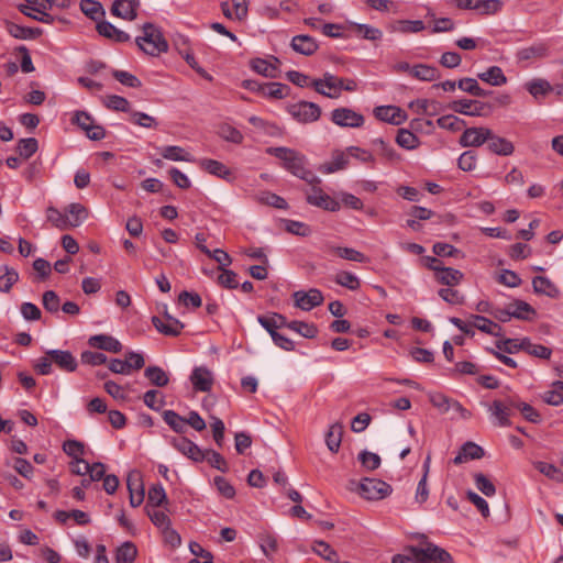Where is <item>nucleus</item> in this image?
Here are the masks:
<instances>
[{
	"instance_id": "1",
	"label": "nucleus",
	"mask_w": 563,
	"mask_h": 563,
	"mask_svg": "<svg viewBox=\"0 0 563 563\" xmlns=\"http://www.w3.org/2000/svg\"><path fill=\"white\" fill-rule=\"evenodd\" d=\"M266 153L278 158L283 168L294 176L305 181H317V176L308 169V159L302 153L285 146L268 147Z\"/></svg>"
},
{
	"instance_id": "2",
	"label": "nucleus",
	"mask_w": 563,
	"mask_h": 563,
	"mask_svg": "<svg viewBox=\"0 0 563 563\" xmlns=\"http://www.w3.org/2000/svg\"><path fill=\"white\" fill-rule=\"evenodd\" d=\"M143 31L144 35L136 38V44L144 53L156 56L168 49L163 34L152 23H145Z\"/></svg>"
},
{
	"instance_id": "3",
	"label": "nucleus",
	"mask_w": 563,
	"mask_h": 563,
	"mask_svg": "<svg viewBox=\"0 0 563 563\" xmlns=\"http://www.w3.org/2000/svg\"><path fill=\"white\" fill-rule=\"evenodd\" d=\"M391 486L377 478H364L358 486V493L368 500H379L391 493Z\"/></svg>"
},
{
	"instance_id": "4",
	"label": "nucleus",
	"mask_w": 563,
	"mask_h": 563,
	"mask_svg": "<svg viewBox=\"0 0 563 563\" xmlns=\"http://www.w3.org/2000/svg\"><path fill=\"white\" fill-rule=\"evenodd\" d=\"M289 114L300 123H310L317 121L321 115V108L309 101H299L287 108Z\"/></svg>"
},
{
	"instance_id": "5",
	"label": "nucleus",
	"mask_w": 563,
	"mask_h": 563,
	"mask_svg": "<svg viewBox=\"0 0 563 563\" xmlns=\"http://www.w3.org/2000/svg\"><path fill=\"white\" fill-rule=\"evenodd\" d=\"M295 306L303 311H310L323 303L324 297L317 288H310L308 291L298 290L292 294Z\"/></svg>"
},
{
	"instance_id": "6",
	"label": "nucleus",
	"mask_w": 563,
	"mask_h": 563,
	"mask_svg": "<svg viewBox=\"0 0 563 563\" xmlns=\"http://www.w3.org/2000/svg\"><path fill=\"white\" fill-rule=\"evenodd\" d=\"M450 108L457 113L471 117L486 115L490 110V106L478 100L461 99L450 104Z\"/></svg>"
},
{
	"instance_id": "7",
	"label": "nucleus",
	"mask_w": 563,
	"mask_h": 563,
	"mask_svg": "<svg viewBox=\"0 0 563 563\" xmlns=\"http://www.w3.org/2000/svg\"><path fill=\"white\" fill-rule=\"evenodd\" d=\"M189 380L195 391L209 393L214 384L213 373L206 366H197L192 369Z\"/></svg>"
},
{
	"instance_id": "8",
	"label": "nucleus",
	"mask_w": 563,
	"mask_h": 563,
	"mask_svg": "<svg viewBox=\"0 0 563 563\" xmlns=\"http://www.w3.org/2000/svg\"><path fill=\"white\" fill-rule=\"evenodd\" d=\"M331 120L339 126L360 128L364 124V117L350 108L334 109Z\"/></svg>"
},
{
	"instance_id": "9",
	"label": "nucleus",
	"mask_w": 563,
	"mask_h": 563,
	"mask_svg": "<svg viewBox=\"0 0 563 563\" xmlns=\"http://www.w3.org/2000/svg\"><path fill=\"white\" fill-rule=\"evenodd\" d=\"M413 555L421 560V563H453V559L449 552L434 544H428L422 550H412Z\"/></svg>"
},
{
	"instance_id": "10",
	"label": "nucleus",
	"mask_w": 563,
	"mask_h": 563,
	"mask_svg": "<svg viewBox=\"0 0 563 563\" xmlns=\"http://www.w3.org/2000/svg\"><path fill=\"white\" fill-rule=\"evenodd\" d=\"M492 137V130L488 128H467L460 137V144L463 147H478Z\"/></svg>"
},
{
	"instance_id": "11",
	"label": "nucleus",
	"mask_w": 563,
	"mask_h": 563,
	"mask_svg": "<svg viewBox=\"0 0 563 563\" xmlns=\"http://www.w3.org/2000/svg\"><path fill=\"white\" fill-rule=\"evenodd\" d=\"M126 486L130 494V505L139 507L144 501V485L139 471H131L126 477Z\"/></svg>"
},
{
	"instance_id": "12",
	"label": "nucleus",
	"mask_w": 563,
	"mask_h": 563,
	"mask_svg": "<svg viewBox=\"0 0 563 563\" xmlns=\"http://www.w3.org/2000/svg\"><path fill=\"white\" fill-rule=\"evenodd\" d=\"M152 323L158 332L168 336H177L184 329V323L172 317L167 311L164 312V319L154 316Z\"/></svg>"
},
{
	"instance_id": "13",
	"label": "nucleus",
	"mask_w": 563,
	"mask_h": 563,
	"mask_svg": "<svg viewBox=\"0 0 563 563\" xmlns=\"http://www.w3.org/2000/svg\"><path fill=\"white\" fill-rule=\"evenodd\" d=\"M376 119L394 125H399L405 122L406 113L396 106H379L374 109Z\"/></svg>"
},
{
	"instance_id": "14",
	"label": "nucleus",
	"mask_w": 563,
	"mask_h": 563,
	"mask_svg": "<svg viewBox=\"0 0 563 563\" xmlns=\"http://www.w3.org/2000/svg\"><path fill=\"white\" fill-rule=\"evenodd\" d=\"M173 446L194 462H202L206 459L205 452L187 438L174 439Z\"/></svg>"
},
{
	"instance_id": "15",
	"label": "nucleus",
	"mask_w": 563,
	"mask_h": 563,
	"mask_svg": "<svg viewBox=\"0 0 563 563\" xmlns=\"http://www.w3.org/2000/svg\"><path fill=\"white\" fill-rule=\"evenodd\" d=\"M46 355L49 356L53 363L64 372H75L77 368V361L69 351L65 350H48Z\"/></svg>"
},
{
	"instance_id": "16",
	"label": "nucleus",
	"mask_w": 563,
	"mask_h": 563,
	"mask_svg": "<svg viewBox=\"0 0 563 563\" xmlns=\"http://www.w3.org/2000/svg\"><path fill=\"white\" fill-rule=\"evenodd\" d=\"M136 0H115L111 7V13L118 18L132 21L136 18Z\"/></svg>"
},
{
	"instance_id": "17",
	"label": "nucleus",
	"mask_w": 563,
	"mask_h": 563,
	"mask_svg": "<svg viewBox=\"0 0 563 563\" xmlns=\"http://www.w3.org/2000/svg\"><path fill=\"white\" fill-rule=\"evenodd\" d=\"M96 29L99 35L117 43H124L130 41V35L128 33L117 29L112 23L108 21H99L96 25Z\"/></svg>"
},
{
	"instance_id": "18",
	"label": "nucleus",
	"mask_w": 563,
	"mask_h": 563,
	"mask_svg": "<svg viewBox=\"0 0 563 563\" xmlns=\"http://www.w3.org/2000/svg\"><path fill=\"white\" fill-rule=\"evenodd\" d=\"M487 148L499 156H510L515 152V145L511 141L494 134L492 131V137L487 140Z\"/></svg>"
},
{
	"instance_id": "19",
	"label": "nucleus",
	"mask_w": 563,
	"mask_h": 563,
	"mask_svg": "<svg viewBox=\"0 0 563 563\" xmlns=\"http://www.w3.org/2000/svg\"><path fill=\"white\" fill-rule=\"evenodd\" d=\"M88 343L93 347L111 353H119L122 350V344L115 338L107 334L93 335L89 339Z\"/></svg>"
},
{
	"instance_id": "20",
	"label": "nucleus",
	"mask_w": 563,
	"mask_h": 563,
	"mask_svg": "<svg viewBox=\"0 0 563 563\" xmlns=\"http://www.w3.org/2000/svg\"><path fill=\"white\" fill-rule=\"evenodd\" d=\"M8 33L19 40H33L42 35L43 31L38 27L22 26L13 22L5 23Z\"/></svg>"
},
{
	"instance_id": "21",
	"label": "nucleus",
	"mask_w": 563,
	"mask_h": 563,
	"mask_svg": "<svg viewBox=\"0 0 563 563\" xmlns=\"http://www.w3.org/2000/svg\"><path fill=\"white\" fill-rule=\"evenodd\" d=\"M472 327L478 329L479 331L490 334L496 338L503 336V329L501 327L492 321L490 319L479 316V314H473L472 317Z\"/></svg>"
},
{
	"instance_id": "22",
	"label": "nucleus",
	"mask_w": 563,
	"mask_h": 563,
	"mask_svg": "<svg viewBox=\"0 0 563 563\" xmlns=\"http://www.w3.org/2000/svg\"><path fill=\"white\" fill-rule=\"evenodd\" d=\"M483 456V448L472 441H468L462 445L459 454L454 457L453 463L461 464L467 460H478Z\"/></svg>"
},
{
	"instance_id": "23",
	"label": "nucleus",
	"mask_w": 563,
	"mask_h": 563,
	"mask_svg": "<svg viewBox=\"0 0 563 563\" xmlns=\"http://www.w3.org/2000/svg\"><path fill=\"white\" fill-rule=\"evenodd\" d=\"M349 164V154L346 155L344 152L335 151L332 154V158L330 162H325L319 166V172L323 174H332L338 170L344 169Z\"/></svg>"
},
{
	"instance_id": "24",
	"label": "nucleus",
	"mask_w": 563,
	"mask_h": 563,
	"mask_svg": "<svg viewBox=\"0 0 563 563\" xmlns=\"http://www.w3.org/2000/svg\"><path fill=\"white\" fill-rule=\"evenodd\" d=\"M291 47L295 52L309 56L318 49V44L309 35H296L291 40Z\"/></svg>"
},
{
	"instance_id": "25",
	"label": "nucleus",
	"mask_w": 563,
	"mask_h": 563,
	"mask_svg": "<svg viewBox=\"0 0 563 563\" xmlns=\"http://www.w3.org/2000/svg\"><path fill=\"white\" fill-rule=\"evenodd\" d=\"M258 544L263 553L272 560V554L278 550V537L268 530H263L257 536Z\"/></svg>"
},
{
	"instance_id": "26",
	"label": "nucleus",
	"mask_w": 563,
	"mask_h": 563,
	"mask_svg": "<svg viewBox=\"0 0 563 563\" xmlns=\"http://www.w3.org/2000/svg\"><path fill=\"white\" fill-rule=\"evenodd\" d=\"M532 287L537 294L545 295L550 298H559L560 289L545 276H536L532 279Z\"/></svg>"
},
{
	"instance_id": "27",
	"label": "nucleus",
	"mask_w": 563,
	"mask_h": 563,
	"mask_svg": "<svg viewBox=\"0 0 563 563\" xmlns=\"http://www.w3.org/2000/svg\"><path fill=\"white\" fill-rule=\"evenodd\" d=\"M434 276L439 284L449 287L459 285L464 278V274L461 271L445 266H443Z\"/></svg>"
},
{
	"instance_id": "28",
	"label": "nucleus",
	"mask_w": 563,
	"mask_h": 563,
	"mask_svg": "<svg viewBox=\"0 0 563 563\" xmlns=\"http://www.w3.org/2000/svg\"><path fill=\"white\" fill-rule=\"evenodd\" d=\"M199 166L209 174L220 178L229 179L231 177V170L219 161L203 158L199 161Z\"/></svg>"
},
{
	"instance_id": "29",
	"label": "nucleus",
	"mask_w": 563,
	"mask_h": 563,
	"mask_svg": "<svg viewBox=\"0 0 563 563\" xmlns=\"http://www.w3.org/2000/svg\"><path fill=\"white\" fill-rule=\"evenodd\" d=\"M411 76L422 81H433L438 80L441 77V74L439 69L433 66L417 64L412 66Z\"/></svg>"
},
{
	"instance_id": "30",
	"label": "nucleus",
	"mask_w": 563,
	"mask_h": 563,
	"mask_svg": "<svg viewBox=\"0 0 563 563\" xmlns=\"http://www.w3.org/2000/svg\"><path fill=\"white\" fill-rule=\"evenodd\" d=\"M250 65L254 71L264 77L274 79L279 76V69L277 68V66L266 59L253 58Z\"/></svg>"
},
{
	"instance_id": "31",
	"label": "nucleus",
	"mask_w": 563,
	"mask_h": 563,
	"mask_svg": "<svg viewBox=\"0 0 563 563\" xmlns=\"http://www.w3.org/2000/svg\"><path fill=\"white\" fill-rule=\"evenodd\" d=\"M343 434V426L340 422H335L330 426L327 434H325V444L328 449L336 453L341 446Z\"/></svg>"
},
{
	"instance_id": "32",
	"label": "nucleus",
	"mask_w": 563,
	"mask_h": 563,
	"mask_svg": "<svg viewBox=\"0 0 563 563\" xmlns=\"http://www.w3.org/2000/svg\"><path fill=\"white\" fill-rule=\"evenodd\" d=\"M477 77L492 85V86H503L507 82V77L505 76L503 69L498 66H490L487 70L479 73Z\"/></svg>"
},
{
	"instance_id": "33",
	"label": "nucleus",
	"mask_w": 563,
	"mask_h": 563,
	"mask_svg": "<svg viewBox=\"0 0 563 563\" xmlns=\"http://www.w3.org/2000/svg\"><path fill=\"white\" fill-rule=\"evenodd\" d=\"M144 376L155 387H165L169 383L167 373L162 367L156 365L147 366L144 371Z\"/></svg>"
},
{
	"instance_id": "34",
	"label": "nucleus",
	"mask_w": 563,
	"mask_h": 563,
	"mask_svg": "<svg viewBox=\"0 0 563 563\" xmlns=\"http://www.w3.org/2000/svg\"><path fill=\"white\" fill-rule=\"evenodd\" d=\"M511 314V318L520 319V320H529L530 314L534 316V308L526 301L515 300L507 305Z\"/></svg>"
},
{
	"instance_id": "35",
	"label": "nucleus",
	"mask_w": 563,
	"mask_h": 563,
	"mask_svg": "<svg viewBox=\"0 0 563 563\" xmlns=\"http://www.w3.org/2000/svg\"><path fill=\"white\" fill-rule=\"evenodd\" d=\"M510 408H512L509 402L507 405H504L499 400H494L492 406L489 407V410L492 415L498 420L499 426L501 427H508L510 426Z\"/></svg>"
},
{
	"instance_id": "36",
	"label": "nucleus",
	"mask_w": 563,
	"mask_h": 563,
	"mask_svg": "<svg viewBox=\"0 0 563 563\" xmlns=\"http://www.w3.org/2000/svg\"><path fill=\"white\" fill-rule=\"evenodd\" d=\"M161 154L164 158L175 162H195V158L183 147L169 145L162 148Z\"/></svg>"
},
{
	"instance_id": "37",
	"label": "nucleus",
	"mask_w": 563,
	"mask_h": 563,
	"mask_svg": "<svg viewBox=\"0 0 563 563\" xmlns=\"http://www.w3.org/2000/svg\"><path fill=\"white\" fill-rule=\"evenodd\" d=\"M136 555L137 549L135 544L126 541L117 549L115 563H133Z\"/></svg>"
},
{
	"instance_id": "38",
	"label": "nucleus",
	"mask_w": 563,
	"mask_h": 563,
	"mask_svg": "<svg viewBox=\"0 0 563 563\" xmlns=\"http://www.w3.org/2000/svg\"><path fill=\"white\" fill-rule=\"evenodd\" d=\"M329 251L338 255L339 257L347 261L365 263L368 260L363 253L352 247L331 246Z\"/></svg>"
},
{
	"instance_id": "39",
	"label": "nucleus",
	"mask_w": 563,
	"mask_h": 563,
	"mask_svg": "<svg viewBox=\"0 0 563 563\" xmlns=\"http://www.w3.org/2000/svg\"><path fill=\"white\" fill-rule=\"evenodd\" d=\"M79 5L82 13L93 21L99 22V19L106 14L101 3L98 1L81 0Z\"/></svg>"
},
{
	"instance_id": "40",
	"label": "nucleus",
	"mask_w": 563,
	"mask_h": 563,
	"mask_svg": "<svg viewBox=\"0 0 563 563\" xmlns=\"http://www.w3.org/2000/svg\"><path fill=\"white\" fill-rule=\"evenodd\" d=\"M289 86L282 82H264L263 95L273 99H283L288 96Z\"/></svg>"
},
{
	"instance_id": "41",
	"label": "nucleus",
	"mask_w": 563,
	"mask_h": 563,
	"mask_svg": "<svg viewBox=\"0 0 563 563\" xmlns=\"http://www.w3.org/2000/svg\"><path fill=\"white\" fill-rule=\"evenodd\" d=\"M19 280V274L14 268L3 266L0 268V291L9 292Z\"/></svg>"
},
{
	"instance_id": "42",
	"label": "nucleus",
	"mask_w": 563,
	"mask_h": 563,
	"mask_svg": "<svg viewBox=\"0 0 563 563\" xmlns=\"http://www.w3.org/2000/svg\"><path fill=\"white\" fill-rule=\"evenodd\" d=\"M198 249L202 253L214 260L217 263H219V269H224V267L230 266L232 263V258L223 250L217 249L214 251H210L205 244H198Z\"/></svg>"
},
{
	"instance_id": "43",
	"label": "nucleus",
	"mask_w": 563,
	"mask_h": 563,
	"mask_svg": "<svg viewBox=\"0 0 563 563\" xmlns=\"http://www.w3.org/2000/svg\"><path fill=\"white\" fill-rule=\"evenodd\" d=\"M47 220L59 230H67L70 228V219L68 216L63 214L54 207H48L46 209Z\"/></svg>"
},
{
	"instance_id": "44",
	"label": "nucleus",
	"mask_w": 563,
	"mask_h": 563,
	"mask_svg": "<svg viewBox=\"0 0 563 563\" xmlns=\"http://www.w3.org/2000/svg\"><path fill=\"white\" fill-rule=\"evenodd\" d=\"M517 56L521 60H527L530 58H542L548 56V46L545 44L540 43L537 45L525 47L518 52Z\"/></svg>"
},
{
	"instance_id": "45",
	"label": "nucleus",
	"mask_w": 563,
	"mask_h": 563,
	"mask_svg": "<svg viewBox=\"0 0 563 563\" xmlns=\"http://www.w3.org/2000/svg\"><path fill=\"white\" fill-rule=\"evenodd\" d=\"M167 500L165 489L162 485H154L148 489L147 504L145 509L150 507H159Z\"/></svg>"
},
{
	"instance_id": "46",
	"label": "nucleus",
	"mask_w": 563,
	"mask_h": 563,
	"mask_svg": "<svg viewBox=\"0 0 563 563\" xmlns=\"http://www.w3.org/2000/svg\"><path fill=\"white\" fill-rule=\"evenodd\" d=\"M457 87L474 96V97H486L488 96V92L486 90H484L483 88H481V86L478 85L477 80L474 79V78H462L459 80L457 82Z\"/></svg>"
},
{
	"instance_id": "47",
	"label": "nucleus",
	"mask_w": 563,
	"mask_h": 563,
	"mask_svg": "<svg viewBox=\"0 0 563 563\" xmlns=\"http://www.w3.org/2000/svg\"><path fill=\"white\" fill-rule=\"evenodd\" d=\"M163 419L175 432L184 433L186 431L185 418L179 416L176 411L165 410Z\"/></svg>"
},
{
	"instance_id": "48",
	"label": "nucleus",
	"mask_w": 563,
	"mask_h": 563,
	"mask_svg": "<svg viewBox=\"0 0 563 563\" xmlns=\"http://www.w3.org/2000/svg\"><path fill=\"white\" fill-rule=\"evenodd\" d=\"M289 329L307 339H313L318 334L317 325L305 321H290Z\"/></svg>"
},
{
	"instance_id": "49",
	"label": "nucleus",
	"mask_w": 563,
	"mask_h": 563,
	"mask_svg": "<svg viewBox=\"0 0 563 563\" xmlns=\"http://www.w3.org/2000/svg\"><path fill=\"white\" fill-rule=\"evenodd\" d=\"M534 467L545 475L548 478L553 479L555 482H563V472L556 467L554 464H550L547 462L538 461L534 463Z\"/></svg>"
},
{
	"instance_id": "50",
	"label": "nucleus",
	"mask_w": 563,
	"mask_h": 563,
	"mask_svg": "<svg viewBox=\"0 0 563 563\" xmlns=\"http://www.w3.org/2000/svg\"><path fill=\"white\" fill-rule=\"evenodd\" d=\"M37 148L38 142L35 137L21 139L16 145L19 155L24 159L30 158L37 151Z\"/></svg>"
},
{
	"instance_id": "51",
	"label": "nucleus",
	"mask_w": 563,
	"mask_h": 563,
	"mask_svg": "<svg viewBox=\"0 0 563 563\" xmlns=\"http://www.w3.org/2000/svg\"><path fill=\"white\" fill-rule=\"evenodd\" d=\"M372 145L377 151V153L387 161L393 162L399 159V155L397 154V152L382 137L374 139L372 141Z\"/></svg>"
},
{
	"instance_id": "52",
	"label": "nucleus",
	"mask_w": 563,
	"mask_h": 563,
	"mask_svg": "<svg viewBox=\"0 0 563 563\" xmlns=\"http://www.w3.org/2000/svg\"><path fill=\"white\" fill-rule=\"evenodd\" d=\"M362 466L366 471H375L380 466L382 460L378 454L363 450L357 456Z\"/></svg>"
},
{
	"instance_id": "53",
	"label": "nucleus",
	"mask_w": 563,
	"mask_h": 563,
	"mask_svg": "<svg viewBox=\"0 0 563 563\" xmlns=\"http://www.w3.org/2000/svg\"><path fill=\"white\" fill-rule=\"evenodd\" d=\"M310 205L331 212L339 211L341 208L340 202L336 201L331 196H329L328 194H323L322 196L319 197H313L311 199Z\"/></svg>"
},
{
	"instance_id": "54",
	"label": "nucleus",
	"mask_w": 563,
	"mask_h": 563,
	"mask_svg": "<svg viewBox=\"0 0 563 563\" xmlns=\"http://www.w3.org/2000/svg\"><path fill=\"white\" fill-rule=\"evenodd\" d=\"M312 550L316 554L323 558L324 560L329 562L336 563L338 561V553L334 551L331 545L324 541H314Z\"/></svg>"
},
{
	"instance_id": "55",
	"label": "nucleus",
	"mask_w": 563,
	"mask_h": 563,
	"mask_svg": "<svg viewBox=\"0 0 563 563\" xmlns=\"http://www.w3.org/2000/svg\"><path fill=\"white\" fill-rule=\"evenodd\" d=\"M334 282L338 285L345 287L350 290H356L361 286L360 279L354 274H352L350 272H344V271L339 272L335 275Z\"/></svg>"
},
{
	"instance_id": "56",
	"label": "nucleus",
	"mask_w": 563,
	"mask_h": 563,
	"mask_svg": "<svg viewBox=\"0 0 563 563\" xmlns=\"http://www.w3.org/2000/svg\"><path fill=\"white\" fill-rule=\"evenodd\" d=\"M526 89L534 97L545 96L552 91V86L545 79H533L526 84Z\"/></svg>"
},
{
	"instance_id": "57",
	"label": "nucleus",
	"mask_w": 563,
	"mask_h": 563,
	"mask_svg": "<svg viewBox=\"0 0 563 563\" xmlns=\"http://www.w3.org/2000/svg\"><path fill=\"white\" fill-rule=\"evenodd\" d=\"M509 405L514 408H517L518 410H520V412L522 413V416L530 422L532 423H538L540 422L541 418H540V415L539 412L532 407L530 406L529 404H526V402H517L512 399H509Z\"/></svg>"
},
{
	"instance_id": "58",
	"label": "nucleus",
	"mask_w": 563,
	"mask_h": 563,
	"mask_svg": "<svg viewBox=\"0 0 563 563\" xmlns=\"http://www.w3.org/2000/svg\"><path fill=\"white\" fill-rule=\"evenodd\" d=\"M111 74L113 78L123 86L131 88H140L142 86L141 80L129 71L114 69Z\"/></svg>"
},
{
	"instance_id": "59",
	"label": "nucleus",
	"mask_w": 563,
	"mask_h": 563,
	"mask_svg": "<svg viewBox=\"0 0 563 563\" xmlns=\"http://www.w3.org/2000/svg\"><path fill=\"white\" fill-rule=\"evenodd\" d=\"M396 142L399 146L406 150H413L419 144L418 137L412 132L406 129H400L398 131Z\"/></svg>"
},
{
	"instance_id": "60",
	"label": "nucleus",
	"mask_w": 563,
	"mask_h": 563,
	"mask_svg": "<svg viewBox=\"0 0 563 563\" xmlns=\"http://www.w3.org/2000/svg\"><path fill=\"white\" fill-rule=\"evenodd\" d=\"M67 211L69 213L70 228L78 227L87 218V210L80 203H70Z\"/></svg>"
},
{
	"instance_id": "61",
	"label": "nucleus",
	"mask_w": 563,
	"mask_h": 563,
	"mask_svg": "<svg viewBox=\"0 0 563 563\" xmlns=\"http://www.w3.org/2000/svg\"><path fill=\"white\" fill-rule=\"evenodd\" d=\"M258 201L264 205L275 207L277 209H287L288 208V203L283 197H280L276 194H273L271 191H263L258 196Z\"/></svg>"
},
{
	"instance_id": "62",
	"label": "nucleus",
	"mask_w": 563,
	"mask_h": 563,
	"mask_svg": "<svg viewBox=\"0 0 563 563\" xmlns=\"http://www.w3.org/2000/svg\"><path fill=\"white\" fill-rule=\"evenodd\" d=\"M432 251L437 256H449V257H463L464 256L463 253L455 246L448 244V243H442V242L434 243Z\"/></svg>"
},
{
	"instance_id": "63",
	"label": "nucleus",
	"mask_w": 563,
	"mask_h": 563,
	"mask_svg": "<svg viewBox=\"0 0 563 563\" xmlns=\"http://www.w3.org/2000/svg\"><path fill=\"white\" fill-rule=\"evenodd\" d=\"M131 121L132 123L146 129H155L158 124L154 117L139 111L131 112Z\"/></svg>"
},
{
	"instance_id": "64",
	"label": "nucleus",
	"mask_w": 563,
	"mask_h": 563,
	"mask_svg": "<svg viewBox=\"0 0 563 563\" xmlns=\"http://www.w3.org/2000/svg\"><path fill=\"white\" fill-rule=\"evenodd\" d=\"M475 485L478 490H481L485 496L490 497L495 495L496 488L495 485L490 482L488 477H486L482 473H477L474 475Z\"/></svg>"
}]
</instances>
